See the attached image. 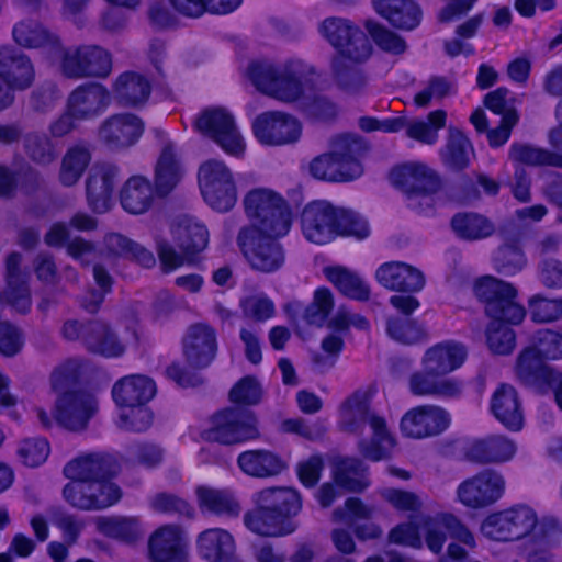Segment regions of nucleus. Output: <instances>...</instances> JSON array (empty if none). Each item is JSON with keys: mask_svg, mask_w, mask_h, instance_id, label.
Here are the masks:
<instances>
[{"mask_svg": "<svg viewBox=\"0 0 562 562\" xmlns=\"http://www.w3.org/2000/svg\"><path fill=\"white\" fill-rule=\"evenodd\" d=\"M83 362L71 358L58 364L50 373L49 383L55 393L72 392L69 390L76 385L82 374Z\"/></svg>", "mask_w": 562, "mask_h": 562, "instance_id": "nucleus-59", "label": "nucleus"}, {"mask_svg": "<svg viewBox=\"0 0 562 562\" xmlns=\"http://www.w3.org/2000/svg\"><path fill=\"white\" fill-rule=\"evenodd\" d=\"M199 554L209 562H227L235 557V541L225 529L211 528L196 539Z\"/></svg>", "mask_w": 562, "mask_h": 562, "instance_id": "nucleus-40", "label": "nucleus"}, {"mask_svg": "<svg viewBox=\"0 0 562 562\" xmlns=\"http://www.w3.org/2000/svg\"><path fill=\"white\" fill-rule=\"evenodd\" d=\"M199 183L205 202L218 212L229 211L237 201L232 172L224 162L211 159L201 165Z\"/></svg>", "mask_w": 562, "mask_h": 562, "instance_id": "nucleus-14", "label": "nucleus"}, {"mask_svg": "<svg viewBox=\"0 0 562 562\" xmlns=\"http://www.w3.org/2000/svg\"><path fill=\"white\" fill-rule=\"evenodd\" d=\"M467 351L461 344L446 341L429 348L423 358L424 369L429 373L446 375L459 368Z\"/></svg>", "mask_w": 562, "mask_h": 562, "instance_id": "nucleus-39", "label": "nucleus"}, {"mask_svg": "<svg viewBox=\"0 0 562 562\" xmlns=\"http://www.w3.org/2000/svg\"><path fill=\"white\" fill-rule=\"evenodd\" d=\"M244 524L251 532L261 537H283L293 533L297 528L292 519L281 518L257 505L244 515Z\"/></svg>", "mask_w": 562, "mask_h": 562, "instance_id": "nucleus-41", "label": "nucleus"}, {"mask_svg": "<svg viewBox=\"0 0 562 562\" xmlns=\"http://www.w3.org/2000/svg\"><path fill=\"white\" fill-rule=\"evenodd\" d=\"M447 113L436 110L427 115L426 120H407L406 135L423 144L432 145L438 139V131L446 125Z\"/></svg>", "mask_w": 562, "mask_h": 562, "instance_id": "nucleus-52", "label": "nucleus"}, {"mask_svg": "<svg viewBox=\"0 0 562 562\" xmlns=\"http://www.w3.org/2000/svg\"><path fill=\"white\" fill-rule=\"evenodd\" d=\"M280 236L257 233L255 228H241L237 244L254 270L271 273L279 270L285 261Z\"/></svg>", "mask_w": 562, "mask_h": 562, "instance_id": "nucleus-13", "label": "nucleus"}, {"mask_svg": "<svg viewBox=\"0 0 562 562\" xmlns=\"http://www.w3.org/2000/svg\"><path fill=\"white\" fill-rule=\"evenodd\" d=\"M171 235L179 250L164 238L155 239L161 269L166 273L183 266L191 256L205 249L209 243L205 226L187 215L178 216L172 222Z\"/></svg>", "mask_w": 562, "mask_h": 562, "instance_id": "nucleus-5", "label": "nucleus"}, {"mask_svg": "<svg viewBox=\"0 0 562 562\" xmlns=\"http://www.w3.org/2000/svg\"><path fill=\"white\" fill-rule=\"evenodd\" d=\"M111 103L109 90L101 83H83L70 92L67 109L77 121L93 120Z\"/></svg>", "mask_w": 562, "mask_h": 562, "instance_id": "nucleus-24", "label": "nucleus"}, {"mask_svg": "<svg viewBox=\"0 0 562 562\" xmlns=\"http://www.w3.org/2000/svg\"><path fill=\"white\" fill-rule=\"evenodd\" d=\"M517 446L503 435H490L472 440L465 449L467 460L477 464L504 463L514 458Z\"/></svg>", "mask_w": 562, "mask_h": 562, "instance_id": "nucleus-29", "label": "nucleus"}, {"mask_svg": "<svg viewBox=\"0 0 562 562\" xmlns=\"http://www.w3.org/2000/svg\"><path fill=\"white\" fill-rule=\"evenodd\" d=\"M529 346L546 360L562 359V333L559 330L551 328L536 330L529 339Z\"/></svg>", "mask_w": 562, "mask_h": 562, "instance_id": "nucleus-61", "label": "nucleus"}, {"mask_svg": "<svg viewBox=\"0 0 562 562\" xmlns=\"http://www.w3.org/2000/svg\"><path fill=\"white\" fill-rule=\"evenodd\" d=\"M144 132V123L132 113H117L106 117L98 128V138L112 151L135 145Z\"/></svg>", "mask_w": 562, "mask_h": 562, "instance_id": "nucleus-19", "label": "nucleus"}, {"mask_svg": "<svg viewBox=\"0 0 562 562\" xmlns=\"http://www.w3.org/2000/svg\"><path fill=\"white\" fill-rule=\"evenodd\" d=\"M493 266L503 276H513L521 271L526 266V257L518 243L499 246L494 254Z\"/></svg>", "mask_w": 562, "mask_h": 562, "instance_id": "nucleus-58", "label": "nucleus"}, {"mask_svg": "<svg viewBox=\"0 0 562 562\" xmlns=\"http://www.w3.org/2000/svg\"><path fill=\"white\" fill-rule=\"evenodd\" d=\"M409 391L417 396L457 397L462 393V383L442 378L438 373L415 372L408 381Z\"/></svg>", "mask_w": 562, "mask_h": 562, "instance_id": "nucleus-38", "label": "nucleus"}, {"mask_svg": "<svg viewBox=\"0 0 562 562\" xmlns=\"http://www.w3.org/2000/svg\"><path fill=\"white\" fill-rule=\"evenodd\" d=\"M63 495L72 507L100 510L119 502L122 492L110 479H101L92 482H70L64 487Z\"/></svg>", "mask_w": 562, "mask_h": 562, "instance_id": "nucleus-15", "label": "nucleus"}, {"mask_svg": "<svg viewBox=\"0 0 562 562\" xmlns=\"http://www.w3.org/2000/svg\"><path fill=\"white\" fill-rule=\"evenodd\" d=\"M559 529L554 518H546L528 539L525 546L527 562H552L551 547L554 544L552 533Z\"/></svg>", "mask_w": 562, "mask_h": 562, "instance_id": "nucleus-44", "label": "nucleus"}, {"mask_svg": "<svg viewBox=\"0 0 562 562\" xmlns=\"http://www.w3.org/2000/svg\"><path fill=\"white\" fill-rule=\"evenodd\" d=\"M91 161L88 146L78 144L67 149L61 158L58 180L64 187H74L79 182Z\"/></svg>", "mask_w": 562, "mask_h": 562, "instance_id": "nucleus-45", "label": "nucleus"}, {"mask_svg": "<svg viewBox=\"0 0 562 562\" xmlns=\"http://www.w3.org/2000/svg\"><path fill=\"white\" fill-rule=\"evenodd\" d=\"M156 191L150 180L144 176H131L120 189V203L130 214L146 213L154 204Z\"/></svg>", "mask_w": 562, "mask_h": 562, "instance_id": "nucleus-35", "label": "nucleus"}, {"mask_svg": "<svg viewBox=\"0 0 562 562\" xmlns=\"http://www.w3.org/2000/svg\"><path fill=\"white\" fill-rule=\"evenodd\" d=\"M334 305L331 291L326 288L317 289L312 303L305 310L304 318L308 324L322 327L327 322Z\"/></svg>", "mask_w": 562, "mask_h": 562, "instance_id": "nucleus-64", "label": "nucleus"}, {"mask_svg": "<svg viewBox=\"0 0 562 562\" xmlns=\"http://www.w3.org/2000/svg\"><path fill=\"white\" fill-rule=\"evenodd\" d=\"M196 128L211 137L227 154L240 156L245 150L244 139L234 117L223 109L205 110L195 121Z\"/></svg>", "mask_w": 562, "mask_h": 562, "instance_id": "nucleus-17", "label": "nucleus"}, {"mask_svg": "<svg viewBox=\"0 0 562 562\" xmlns=\"http://www.w3.org/2000/svg\"><path fill=\"white\" fill-rule=\"evenodd\" d=\"M538 525L533 508L518 504L488 515L481 525L482 533L492 540L512 541L527 536Z\"/></svg>", "mask_w": 562, "mask_h": 562, "instance_id": "nucleus-11", "label": "nucleus"}, {"mask_svg": "<svg viewBox=\"0 0 562 562\" xmlns=\"http://www.w3.org/2000/svg\"><path fill=\"white\" fill-rule=\"evenodd\" d=\"M54 60L60 75L74 80L106 78L113 67L111 53L93 44L58 47Z\"/></svg>", "mask_w": 562, "mask_h": 562, "instance_id": "nucleus-7", "label": "nucleus"}, {"mask_svg": "<svg viewBox=\"0 0 562 562\" xmlns=\"http://www.w3.org/2000/svg\"><path fill=\"white\" fill-rule=\"evenodd\" d=\"M386 331L392 339L405 345L417 344L427 338L424 325L408 317H389Z\"/></svg>", "mask_w": 562, "mask_h": 562, "instance_id": "nucleus-55", "label": "nucleus"}, {"mask_svg": "<svg viewBox=\"0 0 562 562\" xmlns=\"http://www.w3.org/2000/svg\"><path fill=\"white\" fill-rule=\"evenodd\" d=\"M257 418L249 409L235 407L216 413L211 427L204 431L209 441L223 445H235L260 436Z\"/></svg>", "mask_w": 562, "mask_h": 562, "instance_id": "nucleus-12", "label": "nucleus"}, {"mask_svg": "<svg viewBox=\"0 0 562 562\" xmlns=\"http://www.w3.org/2000/svg\"><path fill=\"white\" fill-rule=\"evenodd\" d=\"M391 182L407 194L409 207L422 209L425 204L432 207L435 194L440 188L436 172L420 162L405 164L390 173Z\"/></svg>", "mask_w": 562, "mask_h": 562, "instance_id": "nucleus-10", "label": "nucleus"}, {"mask_svg": "<svg viewBox=\"0 0 562 562\" xmlns=\"http://www.w3.org/2000/svg\"><path fill=\"white\" fill-rule=\"evenodd\" d=\"M217 351L216 333L211 326L191 325L183 339V353L188 363L198 369L207 367Z\"/></svg>", "mask_w": 562, "mask_h": 562, "instance_id": "nucleus-27", "label": "nucleus"}, {"mask_svg": "<svg viewBox=\"0 0 562 562\" xmlns=\"http://www.w3.org/2000/svg\"><path fill=\"white\" fill-rule=\"evenodd\" d=\"M472 146L468 137L457 128H449V136L442 159L452 169L461 170L469 165Z\"/></svg>", "mask_w": 562, "mask_h": 562, "instance_id": "nucleus-57", "label": "nucleus"}, {"mask_svg": "<svg viewBox=\"0 0 562 562\" xmlns=\"http://www.w3.org/2000/svg\"><path fill=\"white\" fill-rule=\"evenodd\" d=\"M97 412L95 398L83 391L65 392L55 405V419L64 428L79 431L87 427Z\"/></svg>", "mask_w": 562, "mask_h": 562, "instance_id": "nucleus-21", "label": "nucleus"}, {"mask_svg": "<svg viewBox=\"0 0 562 562\" xmlns=\"http://www.w3.org/2000/svg\"><path fill=\"white\" fill-rule=\"evenodd\" d=\"M371 3L394 27L411 31L420 23L422 10L414 0H372Z\"/></svg>", "mask_w": 562, "mask_h": 562, "instance_id": "nucleus-36", "label": "nucleus"}, {"mask_svg": "<svg viewBox=\"0 0 562 562\" xmlns=\"http://www.w3.org/2000/svg\"><path fill=\"white\" fill-rule=\"evenodd\" d=\"M97 526L103 535L127 543L143 536L140 522L136 517H100Z\"/></svg>", "mask_w": 562, "mask_h": 562, "instance_id": "nucleus-53", "label": "nucleus"}, {"mask_svg": "<svg viewBox=\"0 0 562 562\" xmlns=\"http://www.w3.org/2000/svg\"><path fill=\"white\" fill-rule=\"evenodd\" d=\"M252 130L256 138L263 145L281 146L299 140L302 127L292 115L279 111H268L258 115Z\"/></svg>", "mask_w": 562, "mask_h": 562, "instance_id": "nucleus-18", "label": "nucleus"}, {"mask_svg": "<svg viewBox=\"0 0 562 562\" xmlns=\"http://www.w3.org/2000/svg\"><path fill=\"white\" fill-rule=\"evenodd\" d=\"M114 92L124 105L138 106L144 104L151 92L149 80L137 72H124L115 81Z\"/></svg>", "mask_w": 562, "mask_h": 562, "instance_id": "nucleus-43", "label": "nucleus"}, {"mask_svg": "<svg viewBox=\"0 0 562 562\" xmlns=\"http://www.w3.org/2000/svg\"><path fill=\"white\" fill-rule=\"evenodd\" d=\"M119 175L120 168L112 162H97L91 167L86 179V200L94 213L103 214L111 209Z\"/></svg>", "mask_w": 562, "mask_h": 562, "instance_id": "nucleus-22", "label": "nucleus"}, {"mask_svg": "<svg viewBox=\"0 0 562 562\" xmlns=\"http://www.w3.org/2000/svg\"><path fill=\"white\" fill-rule=\"evenodd\" d=\"M446 516L447 513H438L434 516L420 515L417 517L419 519V529L425 532L427 548L435 554L441 552L447 540L445 522L442 521V518Z\"/></svg>", "mask_w": 562, "mask_h": 562, "instance_id": "nucleus-63", "label": "nucleus"}, {"mask_svg": "<svg viewBox=\"0 0 562 562\" xmlns=\"http://www.w3.org/2000/svg\"><path fill=\"white\" fill-rule=\"evenodd\" d=\"M120 470L116 458L105 452H94L81 456L64 468L65 475L71 482H92L110 479Z\"/></svg>", "mask_w": 562, "mask_h": 562, "instance_id": "nucleus-25", "label": "nucleus"}, {"mask_svg": "<svg viewBox=\"0 0 562 562\" xmlns=\"http://www.w3.org/2000/svg\"><path fill=\"white\" fill-rule=\"evenodd\" d=\"M155 394V382L142 374L124 376L116 381L112 389L113 400L121 407L145 405Z\"/></svg>", "mask_w": 562, "mask_h": 562, "instance_id": "nucleus-34", "label": "nucleus"}, {"mask_svg": "<svg viewBox=\"0 0 562 562\" xmlns=\"http://www.w3.org/2000/svg\"><path fill=\"white\" fill-rule=\"evenodd\" d=\"M533 347H525L517 357L515 374L526 386L543 391L559 379V371L547 364Z\"/></svg>", "mask_w": 562, "mask_h": 562, "instance_id": "nucleus-28", "label": "nucleus"}, {"mask_svg": "<svg viewBox=\"0 0 562 562\" xmlns=\"http://www.w3.org/2000/svg\"><path fill=\"white\" fill-rule=\"evenodd\" d=\"M364 142L353 135L331 139L329 151L315 157L310 164L311 175L319 180L347 182L359 178L363 168L360 157L367 151Z\"/></svg>", "mask_w": 562, "mask_h": 562, "instance_id": "nucleus-4", "label": "nucleus"}, {"mask_svg": "<svg viewBox=\"0 0 562 562\" xmlns=\"http://www.w3.org/2000/svg\"><path fill=\"white\" fill-rule=\"evenodd\" d=\"M82 344L90 352L105 358H117L125 352V346L115 333L109 325L99 321L87 323Z\"/></svg>", "mask_w": 562, "mask_h": 562, "instance_id": "nucleus-37", "label": "nucleus"}, {"mask_svg": "<svg viewBox=\"0 0 562 562\" xmlns=\"http://www.w3.org/2000/svg\"><path fill=\"white\" fill-rule=\"evenodd\" d=\"M301 229L304 237L314 244L325 245L337 236H369L367 221L358 213L318 200L306 204L301 213Z\"/></svg>", "mask_w": 562, "mask_h": 562, "instance_id": "nucleus-2", "label": "nucleus"}, {"mask_svg": "<svg viewBox=\"0 0 562 562\" xmlns=\"http://www.w3.org/2000/svg\"><path fill=\"white\" fill-rule=\"evenodd\" d=\"M183 176L180 155L175 144L166 140L154 168V188L157 196L169 195L179 184Z\"/></svg>", "mask_w": 562, "mask_h": 562, "instance_id": "nucleus-30", "label": "nucleus"}, {"mask_svg": "<svg viewBox=\"0 0 562 562\" xmlns=\"http://www.w3.org/2000/svg\"><path fill=\"white\" fill-rule=\"evenodd\" d=\"M493 416L508 430L519 431L524 427V409L516 389L501 384L493 393L490 403Z\"/></svg>", "mask_w": 562, "mask_h": 562, "instance_id": "nucleus-32", "label": "nucleus"}, {"mask_svg": "<svg viewBox=\"0 0 562 562\" xmlns=\"http://www.w3.org/2000/svg\"><path fill=\"white\" fill-rule=\"evenodd\" d=\"M244 207L257 233L284 236L291 227V213L284 199L269 189H254L244 199Z\"/></svg>", "mask_w": 562, "mask_h": 562, "instance_id": "nucleus-6", "label": "nucleus"}, {"mask_svg": "<svg viewBox=\"0 0 562 562\" xmlns=\"http://www.w3.org/2000/svg\"><path fill=\"white\" fill-rule=\"evenodd\" d=\"M0 78L13 94L30 89L35 80L31 58L12 46L0 47Z\"/></svg>", "mask_w": 562, "mask_h": 562, "instance_id": "nucleus-23", "label": "nucleus"}, {"mask_svg": "<svg viewBox=\"0 0 562 562\" xmlns=\"http://www.w3.org/2000/svg\"><path fill=\"white\" fill-rule=\"evenodd\" d=\"M13 38L16 44L25 48H40L58 43L56 36L33 20L21 21L15 24Z\"/></svg>", "mask_w": 562, "mask_h": 562, "instance_id": "nucleus-54", "label": "nucleus"}, {"mask_svg": "<svg viewBox=\"0 0 562 562\" xmlns=\"http://www.w3.org/2000/svg\"><path fill=\"white\" fill-rule=\"evenodd\" d=\"M375 279L390 291L409 294L422 291L426 283L425 276L418 268L403 261L382 263L375 271Z\"/></svg>", "mask_w": 562, "mask_h": 562, "instance_id": "nucleus-26", "label": "nucleus"}, {"mask_svg": "<svg viewBox=\"0 0 562 562\" xmlns=\"http://www.w3.org/2000/svg\"><path fill=\"white\" fill-rule=\"evenodd\" d=\"M505 491V480L498 472L485 469L461 482L458 501L468 508L480 509L497 502Z\"/></svg>", "mask_w": 562, "mask_h": 562, "instance_id": "nucleus-16", "label": "nucleus"}, {"mask_svg": "<svg viewBox=\"0 0 562 562\" xmlns=\"http://www.w3.org/2000/svg\"><path fill=\"white\" fill-rule=\"evenodd\" d=\"M450 414L437 405H420L406 412L401 419L403 435L424 439L442 434L450 425Z\"/></svg>", "mask_w": 562, "mask_h": 562, "instance_id": "nucleus-20", "label": "nucleus"}, {"mask_svg": "<svg viewBox=\"0 0 562 562\" xmlns=\"http://www.w3.org/2000/svg\"><path fill=\"white\" fill-rule=\"evenodd\" d=\"M454 233L465 240H479L492 236L495 226L484 215L477 213H459L451 220Z\"/></svg>", "mask_w": 562, "mask_h": 562, "instance_id": "nucleus-49", "label": "nucleus"}, {"mask_svg": "<svg viewBox=\"0 0 562 562\" xmlns=\"http://www.w3.org/2000/svg\"><path fill=\"white\" fill-rule=\"evenodd\" d=\"M149 558L153 562L187 561L186 543L180 528L165 525L158 528L148 540Z\"/></svg>", "mask_w": 562, "mask_h": 562, "instance_id": "nucleus-31", "label": "nucleus"}, {"mask_svg": "<svg viewBox=\"0 0 562 562\" xmlns=\"http://www.w3.org/2000/svg\"><path fill=\"white\" fill-rule=\"evenodd\" d=\"M339 414L340 427L346 432L363 436L366 426L370 427L371 437L361 438L358 442V449L364 458L371 461L389 458L395 439L385 418L371 408L366 392L352 393L341 404Z\"/></svg>", "mask_w": 562, "mask_h": 562, "instance_id": "nucleus-1", "label": "nucleus"}, {"mask_svg": "<svg viewBox=\"0 0 562 562\" xmlns=\"http://www.w3.org/2000/svg\"><path fill=\"white\" fill-rule=\"evenodd\" d=\"M494 321L486 328V341L490 350L496 355H509L516 347V333L510 327Z\"/></svg>", "mask_w": 562, "mask_h": 562, "instance_id": "nucleus-62", "label": "nucleus"}, {"mask_svg": "<svg viewBox=\"0 0 562 562\" xmlns=\"http://www.w3.org/2000/svg\"><path fill=\"white\" fill-rule=\"evenodd\" d=\"M366 471L363 462L359 459H342L336 464L335 483L347 491L361 492L369 485Z\"/></svg>", "mask_w": 562, "mask_h": 562, "instance_id": "nucleus-51", "label": "nucleus"}, {"mask_svg": "<svg viewBox=\"0 0 562 562\" xmlns=\"http://www.w3.org/2000/svg\"><path fill=\"white\" fill-rule=\"evenodd\" d=\"M473 293L484 303L485 314L494 321L518 325L525 316V307L516 301V288L493 276H483L473 283Z\"/></svg>", "mask_w": 562, "mask_h": 562, "instance_id": "nucleus-8", "label": "nucleus"}, {"mask_svg": "<svg viewBox=\"0 0 562 562\" xmlns=\"http://www.w3.org/2000/svg\"><path fill=\"white\" fill-rule=\"evenodd\" d=\"M254 503L281 518L291 519L302 509L300 493L292 487L272 486L254 494Z\"/></svg>", "mask_w": 562, "mask_h": 562, "instance_id": "nucleus-33", "label": "nucleus"}, {"mask_svg": "<svg viewBox=\"0 0 562 562\" xmlns=\"http://www.w3.org/2000/svg\"><path fill=\"white\" fill-rule=\"evenodd\" d=\"M199 505L218 516L237 517L241 512L239 503L227 492L200 486L196 488Z\"/></svg>", "mask_w": 562, "mask_h": 562, "instance_id": "nucleus-50", "label": "nucleus"}, {"mask_svg": "<svg viewBox=\"0 0 562 562\" xmlns=\"http://www.w3.org/2000/svg\"><path fill=\"white\" fill-rule=\"evenodd\" d=\"M530 319L536 324H549L562 318V296L549 299L541 294L528 300Z\"/></svg>", "mask_w": 562, "mask_h": 562, "instance_id": "nucleus-60", "label": "nucleus"}, {"mask_svg": "<svg viewBox=\"0 0 562 562\" xmlns=\"http://www.w3.org/2000/svg\"><path fill=\"white\" fill-rule=\"evenodd\" d=\"M317 32L335 49L333 57H347L350 63L363 64L372 54L368 36L349 19L327 16L318 23Z\"/></svg>", "mask_w": 562, "mask_h": 562, "instance_id": "nucleus-9", "label": "nucleus"}, {"mask_svg": "<svg viewBox=\"0 0 562 562\" xmlns=\"http://www.w3.org/2000/svg\"><path fill=\"white\" fill-rule=\"evenodd\" d=\"M315 74L313 66L300 59L283 65L256 60L247 68V77L259 91L282 102L297 100Z\"/></svg>", "mask_w": 562, "mask_h": 562, "instance_id": "nucleus-3", "label": "nucleus"}, {"mask_svg": "<svg viewBox=\"0 0 562 562\" xmlns=\"http://www.w3.org/2000/svg\"><path fill=\"white\" fill-rule=\"evenodd\" d=\"M25 155L38 166H48L57 159V151L52 139L43 133L31 132L24 136Z\"/></svg>", "mask_w": 562, "mask_h": 562, "instance_id": "nucleus-56", "label": "nucleus"}, {"mask_svg": "<svg viewBox=\"0 0 562 562\" xmlns=\"http://www.w3.org/2000/svg\"><path fill=\"white\" fill-rule=\"evenodd\" d=\"M360 65L350 63L347 57H331L333 78L340 90L348 94H357L364 89L367 77Z\"/></svg>", "mask_w": 562, "mask_h": 562, "instance_id": "nucleus-47", "label": "nucleus"}, {"mask_svg": "<svg viewBox=\"0 0 562 562\" xmlns=\"http://www.w3.org/2000/svg\"><path fill=\"white\" fill-rule=\"evenodd\" d=\"M324 273L344 295L358 301L369 300L370 288L358 273L341 266L327 267Z\"/></svg>", "mask_w": 562, "mask_h": 562, "instance_id": "nucleus-46", "label": "nucleus"}, {"mask_svg": "<svg viewBox=\"0 0 562 562\" xmlns=\"http://www.w3.org/2000/svg\"><path fill=\"white\" fill-rule=\"evenodd\" d=\"M240 470L254 477H271L285 469V462L268 450H248L238 456Z\"/></svg>", "mask_w": 562, "mask_h": 562, "instance_id": "nucleus-42", "label": "nucleus"}, {"mask_svg": "<svg viewBox=\"0 0 562 562\" xmlns=\"http://www.w3.org/2000/svg\"><path fill=\"white\" fill-rule=\"evenodd\" d=\"M508 158L513 162L532 167L562 168V154L528 143H513L508 151Z\"/></svg>", "mask_w": 562, "mask_h": 562, "instance_id": "nucleus-48", "label": "nucleus"}]
</instances>
